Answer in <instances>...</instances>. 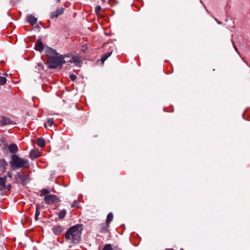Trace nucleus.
Masks as SVG:
<instances>
[{
	"instance_id": "obj_28",
	"label": "nucleus",
	"mask_w": 250,
	"mask_h": 250,
	"mask_svg": "<svg viewBox=\"0 0 250 250\" xmlns=\"http://www.w3.org/2000/svg\"><path fill=\"white\" fill-rule=\"evenodd\" d=\"M101 10V7L100 5H98L95 7V12L97 14H98Z\"/></svg>"
},
{
	"instance_id": "obj_27",
	"label": "nucleus",
	"mask_w": 250,
	"mask_h": 250,
	"mask_svg": "<svg viewBox=\"0 0 250 250\" xmlns=\"http://www.w3.org/2000/svg\"><path fill=\"white\" fill-rule=\"evenodd\" d=\"M69 78L72 81H74L76 80L77 76L76 75H75L74 74H71L70 75Z\"/></svg>"
},
{
	"instance_id": "obj_8",
	"label": "nucleus",
	"mask_w": 250,
	"mask_h": 250,
	"mask_svg": "<svg viewBox=\"0 0 250 250\" xmlns=\"http://www.w3.org/2000/svg\"><path fill=\"white\" fill-rule=\"evenodd\" d=\"M2 125H14L15 123L10 118L6 117H2L0 121Z\"/></svg>"
},
{
	"instance_id": "obj_14",
	"label": "nucleus",
	"mask_w": 250,
	"mask_h": 250,
	"mask_svg": "<svg viewBox=\"0 0 250 250\" xmlns=\"http://www.w3.org/2000/svg\"><path fill=\"white\" fill-rule=\"evenodd\" d=\"M67 62H74L76 64H78L81 62V60L79 57L74 56H72L69 60H65V63Z\"/></svg>"
},
{
	"instance_id": "obj_1",
	"label": "nucleus",
	"mask_w": 250,
	"mask_h": 250,
	"mask_svg": "<svg viewBox=\"0 0 250 250\" xmlns=\"http://www.w3.org/2000/svg\"><path fill=\"white\" fill-rule=\"evenodd\" d=\"M47 52L51 54L47 57V61L48 67L49 68L55 69L65 63L64 57L62 55L58 56V53L55 50L48 47Z\"/></svg>"
},
{
	"instance_id": "obj_25",
	"label": "nucleus",
	"mask_w": 250,
	"mask_h": 250,
	"mask_svg": "<svg viewBox=\"0 0 250 250\" xmlns=\"http://www.w3.org/2000/svg\"><path fill=\"white\" fill-rule=\"evenodd\" d=\"M103 250H112V246H111V245L110 244H106V245L104 246V248H103Z\"/></svg>"
},
{
	"instance_id": "obj_5",
	"label": "nucleus",
	"mask_w": 250,
	"mask_h": 250,
	"mask_svg": "<svg viewBox=\"0 0 250 250\" xmlns=\"http://www.w3.org/2000/svg\"><path fill=\"white\" fill-rule=\"evenodd\" d=\"M44 201L47 205L56 204L60 202L59 198L53 194L46 195L44 198Z\"/></svg>"
},
{
	"instance_id": "obj_11",
	"label": "nucleus",
	"mask_w": 250,
	"mask_h": 250,
	"mask_svg": "<svg viewBox=\"0 0 250 250\" xmlns=\"http://www.w3.org/2000/svg\"><path fill=\"white\" fill-rule=\"evenodd\" d=\"M26 21L31 25H34L37 22V18L32 15H29L26 17Z\"/></svg>"
},
{
	"instance_id": "obj_3",
	"label": "nucleus",
	"mask_w": 250,
	"mask_h": 250,
	"mask_svg": "<svg viewBox=\"0 0 250 250\" xmlns=\"http://www.w3.org/2000/svg\"><path fill=\"white\" fill-rule=\"evenodd\" d=\"M9 165L13 170L27 169L30 167L29 162L27 159L21 158L16 154L11 155Z\"/></svg>"
},
{
	"instance_id": "obj_24",
	"label": "nucleus",
	"mask_w": 250,
	"mask_h": 250,
	"mask_svg": "<svg viewBox=\"0 0 250 250\" xmlns=\"http://www.w3.org/2000/svg\"><path fill=\"white\" fill-rule=\"evenodd\" d=\"M40 211L39 208V206L37 205L36 206V212H35V219L36 220H38V217L40 215Z\"/></svg>"
},
{
	"instance_id": "obj_31",
	"label": "nucleus",
	"mask_w": 250,
	"mask_h": 250,
	"mask_svg": "<svg viewBox=\"0 0 250 250\" xmlns=\"http://www.w3.org/2000/svg\"><path fill=\"white\" fill-rule=\"evenodd\" d=\"M233 46H234V48H235V50L237 51V48L235 46V45H233Z\"/></svg>"
},
{
	"instance_id": "obj_30",
	"label": "nucleus",
	"mask_w": 250,
	"mask_h": 250,
	"mask_svg": "<svg viewBox=\"0 0 250 250\" xmlns=\"http://www.w3.org/2000/svg\"><path fill=\"white\" fill-rule=\"evenodd\" d=\"M20 0H12V2H14V3H17L18 2H19Z\"/></svg>"
},
{
	"instance_id": "obj_33",
	"label": "nucleus",
	"mask_w": 250,
	"mask_h": 250,
	"mask_svg": "<svg viewBox=\"0 0 250 250\" xmlns=\"http://www.w3.org/2000/svg\"><path fill=\"white\" fill-rule=\"evenodd\" d=\"M44 127H45V128H47V125H46V124H44Z\"/></svg>"
},
{
	"instance_id": "obj_29",
	"label": "nucleus",
	"mask_w": 250,
	"mask_h": 250,
	"mask_svg": "<svg viewBox=\"0 0 250 250\" xmlns=\"http://www.w3.org/2000/svg\"><path fill=\"white\" fill-rule=\"evenodd\" d=\"M12 173L11 172H10V171H8V172H7L6 173V175H5L4 176H6V178L7 177H9L10 178H11L12 177Z\"/></svg>"
},
{
	"instance_id": "obj_13",
	"label": "nucleus",
	"mask_w": 250,
	"mask_h": 250,
	"mask_svg": "<svg viewBox=\"0 0 250 250\" xmlns=\"http://www.w3.org/2000/svg\"><path fill=\"white\" fill-rule=\"evenodd\" d=\"M8 149L12 153H16L18 149L17 145L15 144H11L8 146Z\"/></svg>"
},
{
	"instance_id": "obj_18",
	"label": "nucleus",
	"mask_w": 250,
	"mask_h": 250,
	"mask_svg": "<svg viewBox=\"0 0 250 250\" xmlns=\"http://www.w3.org/2000/svg\"><path fill=\"white\" fill-rule=\"evenodd\" d=\"M112 54V51L110 52H107L103 55L101 57V60L103 63Z\"/></svg>"
},
{
	"instance_id": "obj_22",
	"label": "nucleus",
	"mask_w": 250,
	"mask_h": 250,
	"mask_svg": "<svg viewBox=\"0 0 250 250\" xmlns=\"http://www.w3.org/2000/svg\"><path fill=\"white\" fill-rule=\"evenodd\" d=\"M6 81L7 80L6 78L2 76H0V85H3L5 84Z\"/></svg>"
},
{
	"instance_id": "obj_12",
	"label": "nucleus",
	"mask_w": 250,
	"mask_h": 250,
	"mask_svg": "<svg viewBox=\"0 0 250 250\" xmlns=\"http://www.w3.org/2000/svg\"><path fill=\"white\" fill-rule=\"evenodd\" d=\"M40 156V152L38 150H32L30 152V158L32 159L37 158Z\"/></svg>"
},
{
	"instance_id": "obj_16",
	"label": "nucleus",
	"mask_w": 250,
	"mask_h": 250,
	"mask_svg": "<svg viewBox=\"0 0 250 250\" xmlns=\"http://www.w3.org/2000/svg\"><path fill=\"white\" fill-rule=\"evenodd\" d=\"M37 145L40 147H44L45 145V141L44 139L40 138L37 140Z\"/></svg>"
},
{
	"instance_id": "obj_32",
	"label": "nucleus",
	"mask_w": 250,
	"mask_h": 250,
	"mask_svg": "<svg viewBox=\"0 0 250 250\" xmlns=\"http://www.w3.org/2000/svg\"><path fill=\"white\" fill-rule=\"evenodd\" d=\"M65 58H70V57L68 55L65 56Z\"/></svg>"
},
{
	"instance_id": "obj_35",
	"label": "nucleus",
	"mask_w": 250,
	"mask_h": 250,
	"mask_svg": "<svg viewBox=\"0 0 250 250\" xmlns=\"http://www.w3.org/2000/svg\"><path fill=\"white\" fill-rule=\"evenodd\" d=\"M244 114H245V113H244L243 114V116L244 119H245V117H244Z\"/></svg>"
},
{
	"instance_id": "obj_17",
	"label": "nucleus",
	"mask_w": 250,
	"mask_h": 250,
	"mask_svg": "<svg viewBox=\"0 0 250 250\" xmlns=\"http://www.w3.org/2000/svg\"><path fill=\"white\" fill-rule=\"evenodd\" d=\"M66 214V209H63L61 211H60L58 213V218L60 219H62L65 217Z\"/></svg>"
},
{
	"instance_id": "obj_37",
	"label": "nucleus",
	"mask_w": 250,
	"mask_h": 250,
	"mask_svg": "<svg viewBox=\"0 0 250 250\" xmlns=\"http://www.w3.org/2000/svg\"><path fill=\"white\" fill-rule=\"evenodd\" d=\"M61 0H58V1H60Z\"/></svg>"
},
{
	"instance_id": "obj_15",
	"label": "nucleus",
	"mask_w": 250,
	"mask_h": 250,
	"mask_svg": "<svg viewBox=\"0 0 250 250\" xmlns=\"http://www.w3.org/2000/svg\"><path fill=\"white\" fill-rule=\"evenodd\" d=\"M109 225L106 223H103L102 224L100 225L99 229L100 231L103 233H105L108 231V227Z\"/></svg>"
},
{
	"instance_id": "obj_21",
	"label": "nucleus",
	"mask_w": 250,
	"mask_h": 250,
	"mask_svg": "<svg viewBox=\"0 0 250 250\" xmlns=\"http://www.w3.org/2000/svg\"><path fill=\"white\" fill-rule=\"evenodd\" d=\"M80 202L79 200H76L75 202H74L71 205V208H78L80 207Z\"/></svg>"
},
{
	"instance_id": "obj_19",
	"label": "nucleus",
	"mask_w": 250,
	"mask_h": 250,
	"mask_svg": "<svg viewBox=\"0 0 250 250\" xmlns=\"http://www.w3.org/2000/svg\"><path fill=\"white\" fill-rule=\"evenodd\" d=\"M113 218V214L111 212H110L108 214L106 218V224L108 225L109 224V223L112 221Z\"/></svg>"
},
{
	"instance_id": "obj_23",
	"label": "nucleus",
	"mask_w": 250,
	"mask_h": 250,
	"mask_svg": "<svg viewBox=\"0 0 250 250\" xmlns=\"http://www.w3.org/2000/svg\"><path fill=\"white\" fill-rule=\"evenodd\" d=\"M7 165V163L4 159L0 160V166L5 167Z\"/></svg>"
},
{
	"instance_id": "obj_7",
	"label": "nucleus",
	"mask_w": 250,
	"mask_h": 250,
	"mask_svg": "<svg viewBox=\"0 0 250 250\" xmlns=\"http://www.w3.org/2000/svg\"><path fill=\"white\" fill-rule=\"evenodd\" d=\"M64 9L62 7H59L55 11L52 12L50 18L52 19H57L64 12Z\"/></svg>"
},
{
	"instance_id": "obj_10",
	"label": "nucleus",
	"mask_w": 250,
	"mask_h": 250,
	"mask_svg": "<svg viewBox=\"0 0 250 250\" xmlns=\"http://www.w3.org/2000/svg\"><path fill=\"white\" fill-rule=\"evenodd\" d=\"M35 49L39 51L40 52H42L43 50L44 49V45L43 43L42 42L41 38H39L37 41V42L35 44Z\"/></svg>"
},
{
	"instance_id": "obj_34",
	"label": "nucleus",
	"mask_w": 250,
	"mask_h": 250,
	"mask_svg": "<svg viewBox=\"0 0 250 250\" xmlns=\"http://www.w3.org/2000/svg\"><path fill=\"white\" fill-rule=\"evenodd\" d=\"M36 27H37V28H40V27L39 25H37Z\"/></svg>"
},
{
	"instance_id": "obj_26",
	"label": "nucleus",
	"mask_w": 250,
	"mask_h": 250,
	"mask_svg": "<svg viewBox=\"0 0 250 250\" xmlns=\"http://www.w3.org/2000/svg\"><path fill=\"white\" fill-rule=\"evenodd\" d=\"M47 124L50 126H51L54 124V119L53 118H49L47 120Z\"/></svg>"
},
{
	"instance_id": "obj_20",
	"label": "nucleus",
	"mask_w": 250,
	"mask_h": 250,
	"mask_svg": "<svg viewBox=\"0 0 250 250\" xmlns=\"http://www.w3.org/2000/svg\"><path fill=\"white\" fill-rule=\"evenodd\" d=\"M50 191L46 188H43L41 191V196H43L45 194H48L50 193Z\"/></svg>"
},
{
	"instance_id": "obj_9",
	"label": "nucleus",
	"mask_w": 250,
	"mask_h": 250,
	"mask_svg": "<svg viewBox=\"0 0 250 250\" xmlns=\"http://www.w3.org/2000/svg\"><path fill=\"white\" fill-rule=\"evenodd\" d=\"M52 229L55 235H59L63 231V228L62 226L57 225L54 226Z\"/></svg>"
},
{
	"instance_id": "obj_6",
	"label": "nucleus",
	"mask_w": 250,
	"mask_h": 250,
	"mask_svg": "<svg viewBox=\"0 0 250 250\" xmlns=\"http://www.w3.org/2000/svg\"><path fill=\"white\" fill-rule=\"evenodd\" d=\"M6 176L0 177V191H3L5 190H10L12 188L10 184L6 185Z\"/></svg>"
},
{
	"instance_id": "obj_4",
	"label": "nucleus",
	"mask_w": 250,
	"mask_h": 250,
	"mask_svg": "<svg viewBox=\"0 0 250 250\" xmlns=\"http://www.w3.org/2000/svg\"><path fill=\"white\" fill-rule=\"evenodd\" d=\"M15 182L24 186L30 181L29 175L23 172H18L15 175Z\"/></svg>"
},
{
	"instance_id": "obj_2",
	"label": "nucleus",
	"mask_w": 250,
	"mask_h": 250,
	"mask_svg": "<svg viewBox=\"0 0 250 250\" xmlns=\"http://www.w3.org/2000/svg\"><path fill=\"white\" fill-rule=\"evenodd\" d=\"M82 225H77L70 227L65 234L66 241L74 244L78 243L81 240Z\"/></svg>"
},
{
	"instance_id": "obj_36",
	"label": "nucleus",
	"mask_w": 250,
	"mask_h": 250,
	"mask_svg": "<svg viewBox=\"0 0 250 250\" xmlns=\"http://www.w3.org/2000/svg\"><path fill=\"white\" fill-rule=\"evenodd\" d=\"M103 2H105V0H102Z\"/></svg>"
}]
</instances>
